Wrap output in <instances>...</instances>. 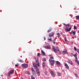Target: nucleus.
Listing matches in <instances>:
<instances>
[{"label":"nucleus","instance_id":"obj_1","mask_svg":"<svg viewBox=\"0 0 79 79\" xmlns=\"http://www.w3.org/2000/svg\"><path fill=\"white\" fill-rule=\"evenodd\" d=\"M36 63L33 64V67L36 69V71L38 76H40V71L39 70V69H38V67H39V60H36ZM37 66L38 67H37Z\"/></svg>","mask_w":79,"mask_h":79},{"label":"nucleus","instance_id":"obj_2","mask_svg":"<svg viewBox=\"0 0 79 79\" xmlns=\"http://www.w3.org/2000/svg\"><path fill=\"white\" fill-rule=\"evenodd\" d=\"M49 61L51 64V66H53L54 63H55V60L53 57H51L50 58Z\"/></svg>","mask_w":79,"mask_h":79},{"label":"nucleus","instance_id":"obj_3","mask_svg":"<svg viewBox=\"0 0 79 79\" xmlns=\"http://www.w3.org/2000/svg\"><path fill=\"white\" fill-rule=\"evenodd\" d=\"M66 28H65L66 31H68V32H69V31H71V29L72 27H70L69 28H69V24H68V25H66Z\"/></svg>","mask_w":79,"mask_h":79},{"label":"nucleus","instance_id":"obj_4","mask_svg":"<svg viewBox=\"0 0 79 79\" xmlns=\"http://www.w3.org/2000/svg\"><path fill=\"white\" fill-rule=\"evenodd\" d=\"M52 49L53 51L55 53H57V51H60V49H59V48H57L56 49H55V48L54 46H53L52 47Z\"/></svg>","mask_w":79,"mask_h":79},{"label":"nucleus","instance_id":"obj_5","mask_svg":"<svg viewBox=\"0 0 79 79\" xmlns=\"http://www.w3.org/2000/svg\"><path fill=\"white\" fill-rule=\"evenodd\" d=\"M22 66L23 67V68H27L28 67V65L25 63L23 64L22 65Z\"/></svg>","mask_w":79,"mask_h":79},{"label":"nucleus","instance_id":"obj_6","mask_svg":"<svg viewBox=\"0 0 79 79\" xmlns=\"http://www.w3.org/2000/svg\"><path fill=\"white\" fill-rule=\"evenodd\" d=\"M15 71V70H11L9 72V76H10V74H12Z\"/></svg>","mask_w":79,"mask_h":79},{"label":"nucleus","instance_id":"obj_7","mask_svg":"<svg viewBox=\"0 0 79 79\" xmlns=\"http://www.w3.org/2000/svg\"><path fill=\"white\" fill-rule=\"evenodd\" d=\"M53 35H54V33L53 32L50 33L48 35V36L50 37H52V36H53Z\"/></svg>","mask_w":79,"mask_h":79},{"label":"nucleus","instance_id":"obj_8","mask_svg":"<svg viewBox=\"0 0 79 79\" xmlns=\"http://www.w3.org/2000/svg\"><path fill=\"white\" fill-rule=\"evenodd\" d=\"M45 48H46V49H50L51 47H50V45H48V46H45Z\"/></svg>","mask_w":79,"mask_h":79},{"label":"nucleus","instance_id":"obj_9","mask_svg":"<svg viewBox=\"0 0 79 79\" xmlns=\"http://www.w3.org/2000/svg\"><path fill=\"white\" fill-rule=\"evenodd\" d=\"M51 76H53V77H55V73H54V72H53L52 71H51Z\"/></svg>","mask_w":79,"mask_h":79},{"label":"nucleus","instance_id":"obj_10","mask_svg":"<svg viewBox=\"0 0 79 79\" xmlns=\"http://www.w3.org/2000/svg\"><path fill=\"white\" fill-rule=\"evenodd\" d=\"M62 53H63V54H67V53H68V51H67L66 49L64 50L62 52Z\"/></svg>","mask_w":79,"mask_h":79},{"label":"nucleus","instance_id":"obj_11","mask_svg":"<svg viewBox=\"0 0 79 79\" xmlns=\"http://www.w3.org/2000/svg\"><path fill=\"white\" fill-rule=\"evenodd\" d=\"M67 62L69 64H70L71 65H72L73 62H72V61H71V60H68V61H67Z\"/></svg>","mask_w":79,"mask_h":79},{"label":"nucleus","instance_id":"obj_12","mask_svg":"<svg viewBox=\"0 0 79 79\" xmlns=\"http://www.w3.org/2000/svg\"><path fill=\"white\" fill-rule=\"evenodd\" d=\"M64 66H65L66 69H69V66H68V64H67L65 63L64 64Z\"/></svg>","mask_w":79,"mask_h":79},{"label":"nucleus","instance_id":"obj_13","mask_svg":"<svg viewBox=\"0 0 79 79\" xmlns=\"http://www.w3.org/2000/svg\"><path fill=\"white\" fill-rule=\"evenodd\" d=\"M31 72L33 74H35V70H34V69L33 68H32Z\"/></svg>","mask_w":79,"mask_h":79},{"label":"nucleus","instance_id":"obj_14","mask_svg":"<svg viewBox=\"0 0 79 79\" xmlns=\"http://www.w3.org/2000/svg\"><path fill=\"white\" fill-rule=\"evenodd\" d=\"M71 32L73 33V35H75V34H76V31H72Z\"/></svg>","mask_w":79,"mask_h":79},{"label":"nucleus","instance_id":"obj_15","mask_svg":"<svg viewBox=\"0 0 79 79\" xmlns=\"http://www.w3.org/2000/svg\"><path fill=\"white\" fill-rule=\"evenodd\" d=\"M75 61L79 65V61L77 60V57L76 58H75Z\"/></svg>","mask_w":79,"mask_h":79},{"label":"nucleus","instance_id":"obj_16","mask_svg":"<svg viewBox=\"0 0 79 79\" xmlns=\"http://www.w3.org/2000/svg\"><path fill=\"white\" fill-rule=\"evenodd\" d=\"M41 53H42V55H43V56H45V53L44 52V51L43 50L41 51Z\"/></svg>","mask_w":79,"mask_h":79},{"label":"nucleus","instance_id":"obj_17","mask_svg":"<svg viewBox=\"0 0 79 79\" xmlns=\"http://www.w3.org/2000/svg\"><path fill=\"white\" fill-rule=\"evenodd\" d=\"M51 37H49L48 38V40H49V41H50V42H52V39H51Z\"/></svg>","mask_w":79,"mask_h":79},{"label":"nucleus","instance_id":"obj_18","mask_svg":"<svg viewBox=\"0 0 79 79\" xmlns=\"http://www.w3.org/2000/svg\"><path fill=\"white\" fill-rule=\"evenodd\" d=\"M56 63L57 65H58V66H60V64H61L58 61H56Z\"/></svg>","mask_w":79,"mask_h":79},{"label":"nucleus","instance_id":"obj_19","mask_svg":"<svg viewBox=\"0 0 79 79\" xmlns=\"http://www.w3.org/2000/svg\"><path fill=\"white\" fill-rule=\"evenodd\" d=\"M73 55L75 57V58H77V53H76L75 55L73 54Z\"/></svg>","mask_w":79,"mask_h":79},{"label":"nucleus","instance_id":"obj_20","mask_svg":"<svg viewBox=\"0 0 79 79\" xmlns=\"http://www.w3.org/2000/svg\"><path fill=\"white\" fill-rule=\"evenodd\" d=\"M42 64L43 68H45V62H43Z\"/></svg>","mask_w":79,"mask_h":79},{"label":"nucleus","instance_id":"obj_21","mask_svg":"<svg viewBox=\"0 0 79 79\" xmlns=\"http://www.w3.org/2000/svg\"><path fill=\"white\" fill-rule=\"evenodd\" d=\"M18 61H19V62H20V63H24V61H23V60H19Z\"/></svg>","mask_w":79,"mask_h":79},{"label":"nucleus","instance_id":"obj_22","mask_svg":"<svg viewBox=\"0 0 79 79\" xmlns=\"http://www.w3.org/2000/svg\"><path fill=\"white\" fill-rule=\"evenodd\" d=\"M56 35H57V36L58 37H60V33H56Z\"/></svg>","mask_w":79,"mask_h":79},{"label":"nucleus","instance_id":"obj_23","mask_svg":"<svg viewBox=\"0 0 79 79\" xmlns=\"http://www.w3.org/2000/svg\"><path fill=\"white\" fill-rule=\"evenodd\" d=\"M55 41H56V40L55 39L52 40V42H53V44H55Z\"/></svg>","mask_w":79,"mask_h":79},{"label":"nucleus","instance_id":"obj_24","mask_svg":"<svg viewBox=\"0 0 79 79\" xmlns=\"http://www.w3.org/2000/svg\"><path fill=\"white\" fill-rule=\"evenodd\" d=\"M74 49L75 51H77V49H76V48L75 47H74Z\"/></svg>","mask_w":79,"mask_h":79},{"label":"nucleus","instance_id":"obj_25","mask_svg":"<svg viewBox=\"0 0 79 79\" xmlns=\"http://www.w3.org/2000/svg\"><path fill=\"white\" fill-rule=\"evenodd\" d=\"M57 75L58 76H61V75L60 74V73L58 72L57 73Z\"/></svg>","mask_w":79,"mask_h":79},{"label":"nucleus","instance_id":"obj_26","mask_svg":"<svg viewBox=\"0 0 79 79\" xmlns=\"http://www.w3.org/2000/svg\"><path fill=\"white\" fill-rule=\"evenodd\" d=\"M33 75H31V79H35V77H33Z\"/></svg>","mask_w":79,"mask_h":79},{"label":"nucleus","instance_id":"obj_27","mask_svg":"<svg viewBox=\"0 0 79 79\" xmlns=\"http://www.w3.org/2000/svg\"><path fill=\"white\" fill-rule=\"evenodd\" d=\"M42 61H46V59L45 58L43 59Z\"/></svg>","mask_w":79,"mask_h":79},{"label":"nucleus","instance_id":"obj_28","mask_svg":"<svg viewBox=\"0 0 79 79\" xmlns=\"http://www.w3.org/2000/svg\"><path fill=\"white\" fill-rule=\"evenodd\" d=\"M76 18L77 19H79V16L77 15L76 16Z\"/></svg>","mask_w":79,"mask_h":79},{"label":"nucleus","instance_id":"obj_29","mask_svg":"<svg viewBox=\"0 0 79 79\" xmlns=\"http://www.w3.org/2000/svg\"><path fill=\"white\" fill-rule=\"evenodd\" d=\"M52 29H49V30H48V32H50L52 30Z\"/></svg>","mask_w":79,"mask_h":79},{"label":"nucleus","instance_id":"obj_30","mask_svg":"<svg viewBox=\"0 0 79 79\" xmlns=\"http://www.w3.org/2000/svg\"><path fill=\"white\" fill-rule=\"evenodd\" d=\"M75 75V76L77 77H78V74L75 73L74 74Z\"/></svg>","mask_w":79,"mask_h":79},{"label":"nucleus","instance_id":"obj_31","mask_svg":"<svg viewBox=\"0 0 79 79\" xmlns=\"http://www.w3.org/2000/svg\"><path fill=\"white\" fill-rule=\"evenodd\" d=\"M74 29H77V28L76 27V26H74Z\"/></svg>","mask_w":79,"mask_h":79},{"label":"nucleus","instance_id":"obj_32","mask_svg":"<svg viewBox=\"0 0 79 79\" xmlns=\"http://www.w3.org/2000/svg\"><path fill=\"white\" fill-rule=\"evenodd\" d=\"M64 40L65 42H67V40H66V37L64 38Z\"/></svg>","mask_w":79,"mask_h":79},{"label":"nucleus","instance_id":"obj_33","mask_svg":"<svg viewBox=\"0 0 79 79\" xmlns=\"http://www.w3.org/2000/svg\"><path fill=\"white\" fill-rule=\"evenodd\" d=\"M77 53L79 54V50L78 49H77Z\"/></svg>","mask_w":79,"mask_h":79},{"label":"nucleus","instance_id":"obj_34","mask_svg":"<svg viewBox=\"0 0 79 79\" xmlns=\"http://www.w3.org/2000/svg\"><path fill=\"white\" fill-rule=\"evenodd\" d=\"M27 74H28V75H29V74H30V72H27Z\"/></svg>","mask_w":79,"mask_h":79},{"label":"nucleus","instance_id":"obj_35","mask_svg":"<svg viewBox=\"0 0 79 79\" xmlns=\"http://www.w3.org/2000/svg\"><path fill=\"white\" fill-rule=\"evenodd\" d=\"M63 25H64V26H66V24L64 23H63Z\"/></svg>","mask_w":79,"mask_h":79},{"label":"nucleus","instance_id":"obj_36","mask_svg":"<svg viewBox=\"0 0 79 79\" xmlns=\"http://www.w3.org/2000/svg\"><path fill=\"white\" fill-rule=\"evenodd\" d=\"M40 53H38V56H40Z\"/></svg>","mask_w":79,"mask_h":79},{"label":"nucleus","instance_id":"obj_37","mask_svg":"<svg viewBox=\"0 0 79 79\" xmlns=\"http://www.w3.org/2000/svg\"><path fill=\"white\" fill-rule=\"evenodd\" d=\"M15 66H16V67H18V64H15Z\"/></svg>","mask_w":79,"mask_h":79},{"label":"nucleus","instance_id":"obj_38","mask_svg":"<svg viewBox=\"0 0 79 79\" xmlns=\"http://www.w3.org/2000/svg\"><path fill=\"white\" fill-rule=\"evenodd\" d=\"M44 40H45V39H46V38H44Z\"/></svg>","mask_w":79,"mask_h":79},{"label":"nucleus","instance_id":"obj_39","mask_svg":"<svg viewBox=\"0 0 79 79\" xmlns=\"http://www.w3.org/2000/svg\"><path fill=\"white\" fill-rule=\"evenodd\" d=\"M21 79H23V78L22 77H21Z\"/></svg>","mask_w":79,"mask_h":79},{"label":"nucleus","instance_id":"obj_40","mask_svg":"<svg viewBox=\"0 0 79 79\" xmlns=\"http://www.w3.org/2000/svg\"><path fill=\"white\" fill-rule=\"evenodd\" d=\"M60 54H61V52H60Z\"/></svg>","mask_w":79,"mask_h":79},{"label":"nucleus","instance_id":"obj_41","mask_svg":"<svg viewBox=\"0 0 79 79\" xmlns=\"http://www.w3.org/2000/svg\"><path fill=\"white\" fill-rule=\"evenodd\" d=\"M1 76H2H2H3V75H1Z\"/></svg>","mask_w":79,"mask_h":79},{"label":"nucleus","instance_id":"obj_42","mask_svg":"<svg viewBox=\"0 0 79 79\" xmlns=\"http://www.w3.org/2000/svg\"><path fill=\"white\" fill-rule=\"evenodd\" d=\"M61 34H62V33H61Z\"/></svg>","mask_w":79,"mask_h":79}]
</instances>
